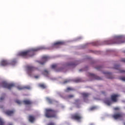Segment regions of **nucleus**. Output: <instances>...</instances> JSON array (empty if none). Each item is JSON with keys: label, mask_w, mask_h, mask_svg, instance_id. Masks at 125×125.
<instances>
[{"label": "nucleus", "mask_w": 125, "mask_h": 125, "mask_svg": "<svg viewBox=\"0 0 125 125\" xmlns=\"http://www.w3.org/2000/svg\"><path fill=\"white\" fill-rule=\"evenodd\" d=\"M15 112V111L14 110H7L4 111V113L6 115H7V116H9V117H10L11 116H13Z\"/></svg>", "instance_id": "9b49d317"}, {"label": "nucleus", "mask_w": 125, "mask_h": 125, "mask_svg": "<svg viewBox=\"0 0 125 125\" xmlns=\"http://www.w3.org/2000/svg\"><path fill=\"white\" fill-rule=\"evenodd\" d=\"M69 82H70V80H65V81H64L63 82V83H69Z\"/></svg>", "instance_id": "72a5a7b5"}, {"label": "nucleus", "mask_w": 125, "mask_h": 125, "mask_svg": "<svg viewBox=\"0 0 125 125\" xmlns=\"http://www.w3.org/2000/svg\"><path fill=\"white\" fill-rule=\"evenodd\" d=\"M0 125H5L4 121L0 118Z\"/></svg>", "instance_id": "393cba45"}, {"label": "nucleus", "mask_w": 125, "mask_h": 125, "mask_svg": "<svg viewBox=\"0 0 125 125\" xmlns=\"http://www.w3.org/2000/svg\"><path fill=\"white\" fill-rule=\"evenodd\" d=\"M0 64L1 66H7V65H9V62L6 60H2Z\"/></svg>", "instance_id": "4468645a"}, {"label": "nucleus", "mask_w": 125, "mask_h": 125, "mask_svg": "<svg viewBox=\"0 0 125 125\" xmlns=\"http://www.w3.org/2000/svg\"><path fill=\"white\" fill-rule=\"evenodd\" d=\"M29 121L31 123H34V121H35V117L32 115H30L29 116Z\"/></svg>", "instance_id": "aec40b11"}, {"label": "nucleus", "mask_w": 125, "mask_h": 125, "mask_svg": "<svg viewBox=\"0 0 125 125\" xmlns=\"http://www.w3.org/2000/svg\"><path fill=\"white\" fill-rule=\"evenodd\" d=\"M18 89H19L20 90H21L22 89H30V86H19L17 87Z\"/></svg>", "instance_id": "dca6fc26"}, {"label": "nucleus", "mask_w": 125, "mask_h": 125, "mask_svg": "<svg viewBox=\"0 0 125 125\" xmlns=\"http://www.w3.org/2000/svg\"><path fill=\"white\" fill-rule=\"evenodd\" d=\"M42 75H44V76H45V77H48V75H49V73H48V71L47 70H44L42 72Z\"/></svg>", "instance_id": "412c9836"}, {"label": "nucleus", "mask_w": 125, "mask_h": 125, "mask_svg": "<svg viewBox=\"0 0 125 125\" xmlns=\"http://www.w3.org/2000/svg\"><path fill=\"white\" fill-rule=\"evenodd\" d=\"M22 104H24V105H32L33 102L30 100H24L22 101Z\"/></svg>", "instance_id": "f8f14e48"}, {"label": "nucleus", "mask_w": 125, "mask_h": 125, "mask_svg": "<svg viewBox=\"0 0 125 125\" xmlns=\"http://www.w3.org/2000/svg\"><path fill=\"white\" fill-rule=\"evenodd\" d=\"M49 59V57L47 56H44L42 57V62H40V64H41V65H43L44 63H45L47 61V60Z\"/></svg>", "instance_id": "9d476101"}, {"label": "nucleus", "mask_w": 125, "mask_h": 125, "mask_svg": "<svg viewBox=\"0 0 125 125\" xmlns=\"http://www.w3.org/2000/svg\"><path fill=\"white\" fill-rule=\"evenodd\" d=\"M89 75L92 77V78H93L95 80H98V81H101V80H102L101 77H99L97 76V75H95L94 74L90 73Z\"/></svg>", "instance_id": "ddd939ff"}, {"label": "nucleus", "mask_w": 125, "mask_h": 125, "mask_svg": "<svg viewBox=\"0 0 125 125\" xmlns=\"http://www.w3.org/2000/svg\"><path fill=\"white\" fill-rule=\"evenodd\" d=\"M74 97V95H69L67 96V98H68L69 99H71V98H73Z\"/></svg>", "instance_id": "cd10ccee"}, {"label": "nucleus", "mask_w": 125, "mask_h": 125, "mask_svg": "<svg viewBox=\"0 0 125 125\" xmlns=\"http://www.w3.org/2000/svg\"><path fill=\"white\" fill-rule=\"evenodd\" d=\"M72 88H71V87H68L67 88V91H69V90H72Z\"/></svg>", "instance_id": "e433bc0d"}, {"label": "nucleus", "mask_w": 125, "mask_h": 125, "mask_svg": "<svg viewBox=\"0 0 125 125\" xmlns=\"http://www.w3.org/2000/svg\"><path fill=\"white\" fill-rule=\"evenodd\" d=\"M42 49H43V47H39L33 48L26 51L21 52L19 53V55H20V56H22V57H24V58H28V57L33 56V55H35L34 53L35 51H39V50H42Z\"/></svg>", "instance_id": "f257e3e1"}, {"label": "nucleus", "mask_w": 125, "mask_h": 125, "mask_svg": "<svg viewBox=\"0 0 125 125\" xmlns=\"http://www.w3.org/2000/svg\"><path fill=\"white\" fill-rule=\"evenodd\" d=\"M104 44H114L115 43H124L125 41H123V38L121 37H118L112 40L104 41Z\"/></svg>", "instance_id": "7ed1b4c3"}, {"label": "nucleus", "mask_w": 125, "mask_h": 125, "mask_svg": "<svg viewBox=\"0 0 125 125\" xmlns=\"http://www.w3.org/2000/svg\"><path fill=\"white\" fill-rule=\"evenodd\" d=\"M114 69H116V70H120V65H114Z\"/></svg>", "instance_id": "a878e982"}, {"label": "nucleus", "mask_w": 125, "mask_h": 125, "mask_svg": "<svg viewBox=\"0 0 125 125\" xmlns=\"http://www.w3.org/2000/svg\"><path fill=\"white\" fill-rule=\"evenodd\" d=\"M35 79H39V76H35Z\"/></svg>", "instance_id": "ea45409f"}, {"label": "nucleus", "mask_w": 125, "mask_h": 125, "mask_svg": "<svg viewBox=\"0 0 125 125\" xmlns=\"http://www.w3.org/2000/svg\"><path fill=\"white\" fill-rule=\"evenodd\" d=\"M102 93H103V94H105V91H102Z\"/></svg>", "instance_id": "37998d69"}, {"label": "nucleus", "mask_w": 125, "mask_h": 125, "mask_svg": "<svg viewBox=\"0 0 125 125\" xmlns=\"http://www.w3.org/2000/svg\"><path fill=\"white\" fill-rule=\"evenodd\" d=\"M8 125H13V124H11V123H9V124H8Z\"/></svg>", "instance_id": "c03bdc74"}, {"label": "nucleus", "mask_w": 125, "mask_h": 125, "mask_svg": "<svg viewBox=\"0 0 125 125\" xmlns=\"http://www.w3.org/2000/svg\"><path fill=\"white\" fill-rule=\"evenodd\" d=\"M9 63V65H15L16 64V60H13Z\"/></svg>", "instance_id": "5701e85b"}, {"label": "nucleus", "mask_w": 125, "mask_h": 125, "mask_svg": "<svg viewBox=\"0 0 125 125\" xmlns=\"http://www.w3.org/2000/svg\"><path fill=\"white\" fill-rule=\"evenodd\" d=\"M75 83H81V79H76L75 80Z\"/></svg>", "instance_id": "7c9ffc66"}, {"label": "nucleus", "mask_w": 125, "mask_h": 125, "mask_svg": "<svg viewBox=\"0 0 125 125\" xmlns=\"http://www.w3.org/2000/svg\"><path fill=\"white\" fill-rule=\"evenodd\" d=\"M96 109V106H92L90 108V111H93L94 110H95Z\"/></svg>", "instance_id": "c756f323"}, {"label": "nucleus", "mask_w": 125, "mask_h": 125, "mask_svg": "<svg viewBox=\"0 0 125 125\" xmlns=\"http://www.w3.org/2000/svg\"><path fill=\"white\" fill-rule=\"evenodd\" d=\"M112 117L113 118H114L115 120H119L123 118V113L122 112H118V113H115L112 116Z\"/></svg>", "instance_id": "6e6552de"}, {"label": "nucleus", "mask_w": 125, "mask_h": 125, "mask_svg": "<svg viewBox=\"0 0 125 125\" xmlns=\"http://www.w3.org/2000/svg\"><path fill=\"white\" fill-rule=\"evenodd\" d=\"M94 43V45H98V44H97V42H95Z\"/></svg>", "instance_id": "a19ab883"}, {"label": "nucleus", "mask_w": 125, "mask_h": 125, "mask_svg": "<svg viewBox=\"0 0 125 125\" xmlns=\"http://www.w3.org/2000/svg\"><path fill=\"white\" fill-rule=\"evenodd\" d=\"M1 85L2 87H5V88H7L8 89H11L12 87H14V86H15L14 84H8L7 83L5 82H2Z\"/></svg>", "instance_id": "423d86ee"}, {"label": "nucleus", "mask_w": 125, "mask_h": 125, "mask_svg": "<svg viewBox=\"0 0 125 125\" xmlns=\"http://www.w3.org/2000/svg\"><path fill=\"white\" fill-rule=\"evenodd\" d=\"M16 103H17V104H21V101H20V100H17V101H16Z\"/></svg>", "instance_id": "473e14b6"}, {"label": "nucleus", "mask_w": 125, "mask_h": 125, "mask_svg": "<svg viewBox=\"0 0 125 125\" xmlns=\"http://www.w3.org/2000/svg\"><path fill=\"white\" fill-rule=\"evenodd\" d=\"M74 104H75L77 108H79V106H80V101L79 99L75 100V102L74 103Z\"/></svg>", "instance_id": "f3484780"}, {"label": "nucleus", "mask_w": 125, "mask_h": 125, "mask_svg": "<svg viewBox=\"0 0 125 125\" xmlns=\"http://www.w3.org/2000/svg\"><path fill=\"white\" fill-rule=\"evenodd\" d=\"M47 125H55V124L53 123H48Z\"/></svg>", "instance_id": "f704fd0d"}, {"label": "nucleus", "mask_w": 125, "mask_h": 125, "mask_svg": "<svg viewBox=\"0 0 125 125\" xmlns=\"http://www.w3.org/2000/svg\"><path fill=\"white\" fill-rule=\"evenodd\" d=\"M83 97V98H86L87 97H88L89 95H90L89 93H83L82 94Z\"/></svg>", "instance_id": "4be33fe9"}, {"label": "nucleus", "mask_w": 125, "mask_h": 125, "mask_svg": "<svg viewBox=\"0 0 125 125\" xmlns=\"http://www.w3.org/2000/svg\"><path fill=\"white\" fill-rule=\"evenodd\" d=\"M104 74H106L107 79H113L112 73L109 72H104Z\"/></svg>", "instance_id": "a211bd4d"}, {"label": "nucleus", "mask_w": 125, "mask_h": 125, "mask_svg": "<svg viewBox=\"0 0 125 125\" xmlns=\"http://www.w3.org/2000/svg\"><path fill=\"white\" fill-rule=\"evenodd\" d=\"M52 69H54V70H55L56 72H61L62 71L63 68H59V65L58 64H54L51 65Z\"/></svg>", "instance_id": "0eeeda50"}, {"label": "nucleus", "mask_w": 125, "mask_h": 125, "mask_svg": "<svg viewBox=\"0 0 125 125\" xmlns=\"http://www.w3.org/2000/svg\"><path fill=\"white\" fill-rule=\"evenodd\" d=\"M62 44H64V42H57L54 43L53 46H54V47H56V46H59V45H62Z\"/></svg>", "instance_id": "2eb2a0df"}, {"label": "nucleus", "mask_w": 125, "mask_h": 125, "mask_svg": "<svg viewBox=\"0 0 125 125\" xmlns=\"http://www.w3.org/2000/svg\"><path fill=\"white\" fill-rule=\"evenodd\" d=\"M45 116L46 118H56L57 111L51 108H47L45 110Z\"/></svg>", "instance_id": "20e7f679"}, {"label": "nucleus", "mask_w": 125, "mask_h": 125, "mask_svg": "<svg viewBox=\"0 0 125 125\" xmlns=\"http://www.w3.org/2000/svg\"><path fill=\"white\" fill-rule=\"evenodd\" d=\"M3 99H4V97H1L0 98V100H3Z\"/></svg>", "instance_id": "58836bf2"}, {"label": "nucleus", "mask_w": 125, "mask_h": 125, "mask_svg": "<svg viewBox=\"0 0 125 125\" xmlns=\"http://www.w3.org/2000/svg\"><path fill=\"white\" fill-rule=\"evenodd\" d=\"M120 80L123 81V82H125V77H121L120 78Z\"/></svg>", "instance_id": "c85d7f7f"}, {"label": "nucleus", "mask_w": 125, "mask_h": 125, "mask_svg": "<svg viewBox=\"0 0 125 125\" xmlns=\"http://www.w3.org/2000/svg\"><path fill=\"white\" fill-rule=\"evenodd\" d=\"M46 100L48 101V102H49V103H50V104H51V103H52V100L51 99H50V98H46Z\"/></svg>", "instance_id": "bb28decb"}, {"label": "nucleus", "mask_w": 125, "mask_h": 125, "mask_svg": "<svg viewBox=\"0 0 125 125\" xmlns=\"http://www.w3.org/2000/svg\"><path fill=\"white\" fill-rule=\"evenodd\" d=\"M120 73H125V70H120Z\"/></svg>", "instance_id": "c9c22d12"}, {"label": "nucleus", "mask_w": 125, "mask_h": 125, "mask_svg": "<svg viewBox=\"0 0 125 125\" xmlns=\"http://www.w3.org/2000/svg\"><path fill=\"white\" fill-rule=\"evenodd\" d=\"M97 70H98V71H100V70H101L102 69V67L101 66H99L98 67H96Z\"/></svg>", "instance_id": "2f4dec72"}, {"label": "nucleus", "mask_w": 125, "mask_h": 125, "mask_svg": "<svg viewBox=\"0 0 125 125\" xmlns=\"http://www.w3.org/2000/svg\"><path fill=\"white\" fill-rule=\"evenodd\" d=\"M121 61H122V62H124V63H125V59H122L121 60Z\"/></svg>", "instance_id": "4c0bfd02"}, {"label": "nucleus", "mask_w": 125, "mask_h": 125, "mask_svg": "<svg viewBox=\"0 0 125 125\" xmlns=\"http://www.w3.org/2000/svg\"><path fill=\"white\" fill-rule=\"evenodd\" d=\"M114 110H119V108H118V107H115V108H114Z\"/></svg>", "instance_id": "79ce46f5"}, {"label": "nucleus", "mask_w": 125, "mask_h": 125, "mask_svg": "<svg viewBox=\"0 0 125 125\" xmlns=\"http://www.w3.org/2000/svg\"><path fill=\"white\" fill-rule=\"evenodd\" d=\"M39 86L41 87V88H42L43 89H44V88H46V86L45 85V84L43 83L39 84Z\"/></svg>", "instance_id": "b1692460"}, {"label": "nucleus", "mask_w": 125, "mask_h": 125, "mask_svg": "<svg viewBox=\"0 0 125 125\" xmlns=\"http://www.w3.org/2000/svg\"><path fill=\"white\" fill-rule=\"evenodd\" d=\"M119 95L114 94L111 96V100L110 99L106 98L105 99L104 102L105 104H106L108 106H110L113 102L116 103L118 101V97H119Z\"/></svg>", "instance_id": "f03ea898"}, {"label": "nucleus", "mask_w": 125, "mask_h": 125, "mask_svg": "<svg viewBox=\"0 0 125 125\" xmlns=\"http://www.w3.org/2000/svg\"><path fill=\"white\" fill-rule=\"evenodd\" d=\"M71 118L72 120H74V121H77V122H81L82 119H83V116L81 113L79 112H76L73 114L71 115Z\"/></svg>", "instance_id": "39448f33"}, {"label": "nucleus", "mask_w": 125, "mask_h": 125, "mask_svg": "<svg viewBox=\"0 0 125 125\" xmlns=\"http://www.w3.org/2000/svg\"><path fill=\"white\" fill-rule=\"evenodd\" d=\"M78 62H70L69 63H67V66H72V67H75V66H77L78 65V63H77Z\"/></svg>", "instance_id": "6ab92c4d"}, {"label": "nucleus", "mask_w": 125, "mask_h": 125, "mask_svg": "<svg viewBox=\"0 0 125 125\" xmlns=\"http://www.w3.org/2000/svg\"><path fill=\"white\" fill-rule=\"evenodd\" d=\"M26 68L28 74H30V73H32V72H34V71H37V70H38V68L31 66H27Z\"/></svg>", "instance_id": "1a4fd4ad"}]
</instances>
